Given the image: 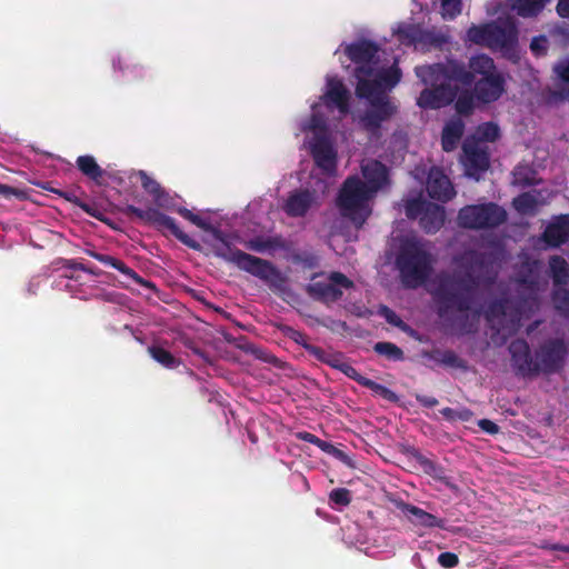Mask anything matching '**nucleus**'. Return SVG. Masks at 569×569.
<instances>
[{
  "label": "nucleus",
  "instance_id": "f257e3e1",
  "mask_svg": "<svg viewBox=\"0 0 569 569\" xmlns=\"http://www.w3.org/2000/svg\"><path fill=\"white\" fill-rule=\"evenodd\" d=\"M465 270L440 272L435 281L432 298L437 313L441 319L450 321L452 328L461 335L477 331L480 310L476 308L478 289L483 273L492 267V253L467 250L458 259Z\"/></svg>",
  "mask_w": 569,
  "mask_h": 569
},
{
  "label": "nucleus",
  "instance_id": "f03ea898",
  "mask_svg": "<svg viewBox=\"0 0 569 569\" xmlns=\"http://www.w3.org/2000/svg\"><path fill=\"white\" fill-rule=\"evenodd\" d=\"M177 212L190 221L192 224L209 232L217 243H212V250L216 257L223 259L227 262L236 264L240 270H243L261 280L267 282L269 287L277 291H282L286 287L287 279L281 271L269 260L249 254L233 247L230 236L219 228L212 226L199 214L193 213L191 210L180 207Z\"/></svg>",
  "mask_w": 569,
  "mask_h": 569
},
{
  "label": "nucleus",
  "instance_id": "7ed1b4c3",
  "mask_svg": "<svg viewBox=\"0 0 569 569\" xmlns=\"http://www.w3.org/2000/svg\"><path fill=\"white\" fill-rule=\"evenodd\" d=\"M177 212L190 221L192 224L209 232L217 243H212V250L216 257L223 259L227 262L236 264L240 270H243L261 280L267 282L269 287L277 291H282L286 287L287 279L281 271L269 260L249 254L233 247L230 236L219 228L212 226L199 214L193 213L191 210L180 207Z\"/></svg>",
  "mask_w": 569,
  "mask_h": 569
},
{
  "label": "nucleus",
  "instance_id": "20e7f679",
  "mask_svg": "<svg viewBox=\"0 0 569 569\" xmlns=\"http://www.w3.org/2000/svg\"><path fill=\"white\" fill-rule=\"evenodd\" d=\"M177 212L190 221L192 224L209 232L217 243H212V250L216 257L223 259L227 262L236 264L240 270H243L261 280L267 282L269 287L277 291H282L286 287L287 279L281 271L269 260L249 254L233 247L230 236L219 228L212 226L199 214L193 213L191 210L180 207Z\"/></svg>",
  "mask_w": 569,
  "mask_h": 569
},
{
  "label": "nucleus",
  "instance_id": "39448f33",
  "mask_svg": "<svg viewBox=\"0 0 569 569\" xmlns=\"http://www.w3.org/2000/svg\"><path fill=\"white\" fill-rule=\"evenodd\" d=\"M455 83L465 87L475 84L476 99L481 103H491L501 98L506 91V78L493 59L485 53L473 56L468 64L458 61L447 69Z\"/></svg>",
  "mask_w": 569,
  "mask_h": 569
},
{
  "label": "nucleus",
  "instance_id": "423d86ee",
  "mask_svg": "<svg viewBox=\"0 0 569 569\" xmlns=\"http://www.w3.org/2000/svg\"><path fill=\"white\" fill-rule=\"evenodd\" d=\"M451 64H457V60L449 59L446 62L416 67L417 77L430 87L423 89L417 99V104L421 109L437 110L455 101L458 87L451 84L455 81L447 72Z\"/></svg>",
  "mask_w": 569,
  "mask_h": 569
},
{
  "label": "nucleus",
  "instance_id": "0eeeda50",
  "mask_svg": "<svg viewBox=\"0 0 569 569\" xmlns=\"http://www.w3.org/2000/svg\"><path fill=\"white\" fill-rule=\"evenodd\" d=\"M435 259L426 244L417 238H406L396 256V268L402 286L417 289L431 276Z\"/></svg>",
  "mask_w": 569,
  "mask_h": 569
},
{
  "label": "nucleus",
  "instance_id": "6e6552de",
  "mask_svg": "<svg viewBox=\"0 0 569 569\" xmlns=\"http://www.w3.org/2000/svg\"><path fill=\"white\" fill-rule=\"evenodd\" d=\"M466 41L508 53L518 43V29L511 19H498L480 26L472 24L466 32Z\"/></svg>",
  "mask_w": 569,
  "mask_h": 569
},
{
  "label": "nucleus",
  "instance_id": "1a4fd4ad",
  "mask_svg": "<svg viewBox=\"0 0 569 569\" xmlns=\"http://www.w3.org/2000/svg\"><path fill=\"white\" fill-rule=\"evenodd\" d=\"M373 193L359 177H348L338 193L337 206L342 217L349 219L357 229H360L371 213L369 200Z\"/></svg>",
  "mask_w": 569,
  "mask_h": 569
},
{
  "label": "nucleus",
  "instance_id": "9d476101",
  "mask_svg": "<svg viewBox=\"0 0 569 569\" xmlns=\"http://www.w3.org/2000/svg\"><path fill=\"white\" fill-rule=\"evenodd\" d=\"M508 213L496 202L468 204L458 212V224L470 230L495 229L507 221Z\"/></svg>",
  "mask_w": 569,
  "mask_h": 569
},
{
  "label": "nucleus",
  "instance_id": "9b49d317",
  "mask_svg": "<svg viewBox=\"0 0 569 569\" xmlns=\"http://www.w3.org/2000/svg\"><path fill=\"white\" fill-rule=\"evenodd\" d=\"M120 211L127 217H136L140 221L153 226L162 233H170L177 238L181 243L193 250H200L201 246L198 241L184 233L176 220L170 216L162 213L156 208L140 209L133 204H127Z\"/></svg>",
  "mask_w": 569,
  "mask_h": 569
},
{
  "label": "nucleus",
  "instance_id": "f8f14e48",
  "mask_svg": "<svg viewBox=\"0 0 569 569\" xmlns=\"http://www.w3.org/2000/svg\"><path fill=\"white\" fill-rule=\"evenodd\" d=\"M398 40L407 47L413 46L423 52L441 49L449 42V37L436 30L423 29L419 24H401L396 31Z\"/></svg>",
  "mask_w": 569,
  "mask_h": 569
},
{
  "label": "nucleus",
  "instance_id": "ddd939ff",
  "mask_svg": "<svg viewBox=\"0 0 569 569\" xmlns=\"http://www.w3.org/2000/svg\"><path fill=\"white\" fill-rule=\"evenodd\" d=\"M460 162L468 178L479 181L490 168V151L487 144L475 139H466L462 143Z\"/></svg>",
  "mask_w": 569,
  "mask_h": 569
},
{
  "label": "nucleus",
  "instance_id": "4468645a",
  "mask_svg": "<svg viewBox=\"0 0 569 569\" xmlns=\"http://www.w3.org/2000/svg\"><path fill=\"white\" fill-rule=\"evenodd\" d=\"M567 347L562 339H549L535 351V368L540 373L552 375L565 366Z\"/></svg>",
  "mask_w": 569,
  "mask_h": 569
},
{
  "label": "nucleus",
  "instance_id": "2eb2a0df",
  "mask_svg": "<svg viewBox=\"0 0 569 569\" xmlns=\"http://www.w3.org/2000/svg\"><path fill=\"white\" fill-rule=\"evenodd\" d=\"M353 282L343 273L333 271L328 281H313L306 287L310 298L325 303L336 302L341 299L342 288L350 289Z\"/></svg>",
  "mask_w": 569,
  "mask_h": 569
},
{
  "label": "nucleus",
  "instance_id": "dca6fc26",
  "mask_svg": "<svg viewBox=\"0 0 569 569\" xmlns=\"http://www.w3.org/2000/svg\"><path fill=\"white\" fill-rule=\"evenodd\" d=\"M378 52L379 46L367 39L352 42L345 48V54L357 64L355 77L373 74Z\"/></svg>",
  "mask_w": 569,
  "mask_h": 569
},
{
  "label": "nucleus",
  "instance_id": "f3484780",
  "mask_svg": "<svg viewBox=\"0 0 569 569\" xmlns=\"http://www.w3.org/2000/svg\"><path fill=\"white\" fill-rule=\"evenodd\" d=\"M397 112V106L390 99L369 103V108L359 117V124L372 136L380 132L383 122Z\"/></svg>",
  "mask_w": 569,
  "mask_h": 569
},
{
  "label": "nucleus",
  "instance_id": "a211bd4d",
  "mask_svg": "<svg viewBox=\"0 0 569 569\" xmlns=\"http://www.w3.org/2000/svg\"><path fill=\"white\" fill-rule=\"evenodd\" d=\"M511 356V363L517 375L522 377H536L535 357L525 339H515L508 347Z\"/></svg>",
  "mask_w": 569,
  "mask_h": 569
},
{
  "label": "nucleus",
  "instance_id": "6ab92c4d",
  "mask_svg": "<svg viewBox=\"0 0 569 569\" xmlns=\"http://www.w3.org/2000/svg\"><path fill=\"white\" fill-rule=\"evenodd\" d=\"M395 506L399 509L415 527L440 528L445 529V520L436 517L423 509L403 501L395 500Z\"/></svg>",
  "mask_w": 569,
  "mask_h": 569
},
{
  "label": "nucleus",
  "instance_id": "aec40b11",
  "mask_svg": "<svg viewBox=\"0 0 569 569\" xmlns=\"http://www.w3.org/2000/svg\"><path fill=\"white\" fill-rule=\"evenodd\" d=\"M316 191L309 189L296 190L288 196L283 204V211L289 217L301 218L316 204Z\"/></svg>",
  "mask_w": 569,
  "mask_h": 569
},
{
  "label": "nucleus",
  "instance_id": "412c9836",
  "mask_svg": "<svg viewBox=\"0 0 569 569\" xmlns=\"http://www.w3.org/2000/svg\"><path fill=\"white\" fill-rule=\"evenodd\" d=\"M426 189L431 199L441 202H448L456 196L452 182L440 169H432L430 171Z\"/></svg>",
  "mask_w": 569,
  "mask_h": 569
},
{
  "label": "nucleus",
  "instance_id": "4be33fe9",
  "mask_svg": "<svg viewBox=\"0 0 569 569\" xmlns=\"http://www.w3.org/2000/svg\"><path fill=\"white\" fill-rule=\"evenodd\" d=\"M311 156L318 168L326 174H333L337 170V152L326 138H318L311 146Z\"/></svg>",
  "mask_w": 569,
  "mask_h": 569
},
{
  "label": "nucleus",
  "instance_id": "5701e85b",
  "mask_svg": "<svg viewBox=\"0 0 569 569\" xmlns=\"http://www.w3.org/2000/svg\"><path fill=\"white\" fill-rule=\"evenodd\" d=\"M543 241L550 247H559L569 240V214L555 217L542 233Z\"/></svg>",
  "mask_w": 569,
  "mask_h": 569
},
{
  "label": "nucleus",
  "instance_id": "b1692460",
  "mask_svg": "<svg viewBox=\"0 0 569 569\" xmlns=\"http://www.w3.org/2000/svg\"><path fill=\"white\" fill-rule=\"evenodd\" d=\"M371 74H361L356 77L358 82L356 86V94L360 99H366L368 103H372L376 100L381 101L390 99L386 93L381 81L376 77L375 79H368Z\"/></svg>",
  "mask_w": 569,
  "mask_h": 569
},
{
  "label": "nucleus",
  "instance_id": "393cba45",
  "mask_svg": "<svg viewBox=\"0 0 569 569\" xmlns=\"http://www.w3.org/2000/svg\"><path fill=\"white\" fill-rule=\"evenodd\" d=\"M361 172L369 190L375 194L388 181V168L378 160H370L362 164Z\"/></svg>",
  "mask_w": 569,
  "mask_h": 569
},
{
  "label": "nucleus",
  "instance_id": "a878e982",
  "mask_svg": "<svg viewBox=\"0 0 569 569\" xmlns=\"http://www.w3.org/2000/svg\"><path fill=\"white\" fill-rule=\"evenodd\" d=\"M84 252L89 257L98 260L99 262L117 269L119 272H121L127 278L132 279L136 283H139V284L144 286V287H152L153 286L150 281L144 280L133 269L128 267L122 260H120L118 258H114V257L109 256V254H103V253L97 252V251L91 250V249H86Z\"/></svg>",
  "mask_w": 569,
  "mask_h": 569
},
{
  "label": "nucleus",
  "instance_id": "bb28decb",
  "mask_svg": "<svg viewBox=\"0 0 569 569\" xmlns=\"http://www.w3.org/2000/svg\"><path fill=\"white\" fill-rule=\"evenodd\" d=\"M84 252L89 257L98 260L99 262L117 269L119 272H121L127 278L132 279L136 283H139V284L144 286V287H152L153 286L150 281L144 280L133 269L128 267L122 260H120L118 258H114V257L109 256V254H103V253L97 252V251L91 250V249H86Z\"/></svg>",
  "mask_w": 569,
  "mask_h": 569
},
{
  "label": "nucleus",
  "instance_id": "cd10ccee",
  "mask_svg": "<svg viewBox=\"0 0 569 569\" xmlns=\"http://www.w3.org/2000/svg\"><path fill=\"white\" fill-rule=\"evenodd\" d=\"M465 122L461 118L455 117L446 122L441 132V147L446 152H451L457 149L463 133Z\"/></svg>",
  "mask_w": 569,
  "mask_h": 569
},
{
  "label": "nucleus",
  "instance_id": "c85d7f7f",
  "mask_svg": "<svg viewBox=\"0 0 569 569\" xmlns=\"http://www.w3.org/2000/svg\"><path fill=\"white\" fill-rule=\"evenodd\" d=\"M325 97L329 102L333 103L341 113L346 114L349 111L350 93L340 79L329 78L327 80Z\"/></svg>",
  "mask_w": 569,
  "mask_h": 569
},
{
  "label": "nucleus",
  "instance_id": "c756f323",
  "mask_svg": "<svg viewBox=\"0 0 569 569\" xmlns=\"http://www.w3.org/2000/svg\"><path fill=\"white\" fill-rule=\"evenodd\" d=\"M446 219L445 208L429 202L419 219L421 229L427 233H436L443 226Z\"/></svg>",
  "mask_w": 569,
  "mask_h": 569
},
{
  "label": "nucleus",
  "instance_id": "7c9ffc66",
  "mask_svg": "<svg viewBox=\"0 0 569 569\" xmlns=\"http://www.w3.org/2000/svg\"><path fill=\"white\" fill-rule=\"evenodd\" d=\"M423 356L445 368L459 369L462 371H467L469 369L468 362L459 357L453 350L432 349L430 351H426Z\"/></svg>",
  "mask_w": 569,
  "mask_h": 569
},
{
  "label": "nucleus",
  "instance_id": "2f4dec72",
  "mask_svg": "<svg viewBox=\"0 0 569 569\" xmlns=\"http://www.w3.org/2000/svg\"><path fill=\"white\" fill-rule=\"evenodd\" d=\"M76 164L78 170L97 186H104L107 183L104 180L107 172L98 164L94 157L89 154L79 156Z\"/></svg>",
  "mask_w": 569,
  "mask_h": 569
},
{
  "label": "nucleus",
  "instance_id": "473e14b6",
  "mask_svg": "<svg viewBox=\"0 0 569 569\" xmlns=\"http://www.w3.org/2000/svg\"><path fill=\"white\" fill-rule=\"evenodd\" d=\"M411 457L420 466V468L426 475L449 486V478L446 476V470L441 465L429 459L428 457L422 455L418 449H412Z\"/></svg>",
  "mask_w": 569,
  "mask_h": 569
},
{
  "label": "nucleus",
  "instance_id": "72a5a7b5",
  "mask_svg": "<svg viewBox=\"0 0 569 569\" xmlns=\"http://www.w3.org/2000/svg\"><path fill=\"white\" fill-rule=\"evenodd\" d=\"M553 72L557 74L562 84L550 92V98L555 101L569 100V59L557 63L553 67Z\"/></svg>",
  "mask_w": 569,
  "mask_h": 569
},
{
  "label": "nucleus",
  "instance_id": "f704fd0d",
  "mask_svg": "<svg viewBox=\"0 0 569 569\" xmlns=\"http://www.w3.org/2000/svg\"><path fill=\"white\" fill-rule=\"evenodd\" d=\"M549 274L553 287L567 286L569 283V263L561 256H551L549 259Z\"/></svg>",
  "mask_w": 569,
  "mask_h": 569
},
{
  "label": "nucleus",
  "instance_id": "c9c22d12",
  "mask_svg": "<svg viewBox=\"0 0 569 569\" xmlns=\"http://www.w3.org/2000/svg\"><path fill=\"white\" fill-rule=\"evenodd\" d=\"M518 282L521 286H525L530 291L528 298L523 299L522 301L516 302V309L518 313L522 315L526 312L525 305H528L529 310H532L533 308L538 307V280L532 276H522L518 279Z\"/></svg>",
  "mask_w": 569,
  "mask_h": 569
},
{
  "label": "nucleus",
  "instance_id": "e433bc0d",
  "mask_svg": "<svg viewBox=\"0 0 569 569\" xmlns=\"http://www.w3.org/2000/svg\"><path fill=\"white\" fill-rule=\"evenodd\" d=\"M244 247L251 251L264 252L283 248V241L281 237H254L246 241Z\"/></svg>",
  "mask_w": 569,
  "mask_h": 569
},
{
  "label": "nucleus",
  "instance_id": "4c0bfd02",
  "mask_svg": "<svg viewBox=\"0 0 569 569\" xmlns=\"http://www.w3.org/2000/svg\"><path fill=\"white\" fill-rule=\"evenodd\" d=\"M549 0H512V9L520 17H535L542 11Z\"/></svg>",
  "mask_w": 569,
  "mask_h": 569
},
{
  "label": "nucleus",
  "instance_id": "58836bf2",
  "mask_svg": "<svg viewBox=\"0 0 569 569\" xmlns=\"http://www.w3.org/2000/svg\"><path fill=\"white\" fill-rule=\"evenodd\" d=\"M148 352L154 361H157L159 365L167 369H176L181 363L179 358H177L169 350L160 346H150L148 348Z\"/></svg>",
  "mask_w": 569,
  "mask_h": 569
},
{
  "label": "nucleus",
  "instance_id": "ea45409f",
  "mask_svg": "<svg viewBox=\"0 0 569 569\" xmlns=\"http://www.w3.org/2000/svg\"><path fill=\"white\" fill-rule=\"evenodd\" d=\"M475 90H463L460 93L458 92L455 99V109L459 116L468 117L472 114L475 110Z\"/></svg>",
  "mask_w": 569,
  "mask_h": 569
},
{
  "label": "nucleus",
  "instance_id": "a19ab883",
  "mask_svg": "<svg viewBox=\"0 0 569 569\" xmlns=\"http://www.w3.org/2000/svg\"><path fill=\"white\" fill-rule=\"evenodd\" d=\"M373 351L379 356H382L391 361H402L405 359V353L401 348H399L393 342L380 341L375 343Z\"/></svg>",
  "mask_w": 569,
  "mask_h": 569
},
{
  "label": "nucleus",
  "instance_id": "79ce46f5",
  "mask_svg": "<svg viewBox=\"0 0 569 569\" xmlns=\"http://www.w3.org/2000/svg\"><path fill=\"white\" fill-rule=\"evenodd\" d=\"M499 137V127L493 122H485L477 128L475 136L469 137L468 139H475L480 141V143L486 144V142H495Z\"/></svg>",
  "mask_w": 569,
  "mask_h": 569
},
{
  "label": "nucleus",
  "instance_id": "37998d69",
  "mask_svg": "<svg viewBox=\"0 0 569 569\" xmlns=\"http://www.w3.org/2000/svg\"><path fill=\"white\" fill-rule=\"evenodd\" d=\"M553 308L561 316H569V290L565 286L553 287L551 292Z\"/></svg>",
  "mask_w": 569,
  "mask_h": 569
},
{
  "label": "nucleus",
  "instance_id": "c03bdc74",
  "mask_svg": "<svg viewBox=\"0 0 569 569\" xmlns=\"http://www.w3.org/2000/svg\"><path fill=\"white\" fill-rule=\"evenodd\" d=\"M513 208L521 214L533 213L538 207L536 196L530 192H522L512 200Z\"/></svg>",
  "mask_w": 569,
  "mask_h": 569
},
{
  "label": "nucleus",
  "instance_id": "a18cd8bd",
  "mask_svg": "<svg viewBox=\"0 0 569 569\" xmlns=\"http://www.w3.org/2000/svg\"><path fill=\"white\" fill-rule=\"evenodd\" d=\"M139 177L141 181V186L143 190L152 196L153 200L156 202H160L161 199L166 196L164 190L160 186L159 182H157L154 179L149 177L146 171H139Z\"/></svg>",
  "mask_w": 569,
  "mask_h": 569
},
{
  "label": "nucleus",
  "instance_id": "49530a36",
  "mask_svg": "<svg viewBox=\"0 0 569 569\" xmlns=\"http://www.w3.org/2000/svg\"><path fill=\"white\" fill-rule=\"evenodd\" d=\"M113 68L127 74L130 80H139L143 78V67L137 63L128 62L122 58L113 60Z\"/></svg>",
  "mask_w": 569,
  "mask_h": 569
},
{
  "label": "nucleus",
  "instance_id": "de8ad7c7",
  "mask_svg": "<svg viewBox=\"0 0 569 569\" xmlns=\"http://www.w3.org/2000/svg\"><path fill=\"white\" fill-rule=\"evenodd\" d=\"M377 78L381 81L385 90L391 89L401 80V70L393 64L378 72Z\"/></svg>",
  "mask_w": 569,
  "mask_h": 569
},
{
  "label": "nucleus",
  "instance_id": "09e8293b",
  "mask_svg": "<svg viewBox=\"0 0 569 569\" xmlns=\"http://www.w3.org/2000/svg\"><path fill=\"white\" fill-rule=\"evenodd\" d=\"M362 387L368 388L371 390L375 395L381 397L385 400H388L390 402H397L399 400V397L395 391L387 388L383 385H380L369 378H366L365 381H362Z\"/></svg>",
  "mask_w": 569,
  "mask_h": 569
},
{
  "label": "nucleus",
  "instance_id": "8fccbe9b",
  "mask_svg": "<svg viewBox=\"0 0 569 569\" xmlns=\"http://www.w3.org/2000/svg\"><path fill=\"white\" fill-rule=\"evenodd\" d=\"M440 413L449 422H456V421L467 422L473 416V412L468 408L453 409V408L446 407L440 410Z\"/></svg>",
  "mask_w": 569,
  "mask_h": 569
},
{
  "label": "nucleus",
  "instance_id": "3c124183",
  "mask_svg": "<svg viewBox=\"0 0 569 569\" xmlns=\"http://www.w3.org/2000/svg\"><path fill=\"white\" fill-rule=\"evenodd\" d=\"M429 202L430 201L421 198H413L408 200L405 206L406 216L409 219H420Z\"/></svg>",
  "mask_w": 569,
  "mask_h": 569
},
{
  "label": "nucleus",
  "instance_id": "603ef678",
  "mask_svg": "<svg viewBox=\"0 0 569 569\" xmlns=\"http://www.w3.org/2000/svg\"><path fill=\"white\" fill-rule=\"evenodd\" d=\"M378 315L385 318V320L402 331H406L409 327L408 325L388 306L381 305L378 309Z\"/></svg>",
  "mask_w": 569,
  "mask_h": 569
},
{
  "label": "nucleus",
  "instance_id": "864d4df0",
  "mask_svg": "<svg viewBox=\"0 0 569 569\" xmlns=\"http://www.w3.org/2000/svg\"><path fill=\"white\" fill-rule=\"evenodd\" d=\"M515 302L509 299H498L492 301L488 307V316L490 317H505L508 310Z\"/></svg>",
  "mask_w": 569,
  "mask_h": 569
},
{
  "label": "nucleus",
  "instance_id": "5fc2aeb1",
  "mask_svg": "<svg viewBox=\"0 0 569 569\" xmlns=\"http://www.w3.org/2000/svg\"><path fill=\"white\" fill-rule=\"evenodd\" d=\"M513 176L515 182L521 187H531L536 184L533 172L527 167H517Z\"/></svg>",
  "mask_w": 569,
  "mask_h": 569
},
{
  "label": "nucleus",
  "instance_id": "6e6d98bb",
  "mask_svg": "<svg viewBox=\"0 0 569 569\" xmlns=\"http://www.w3.org/2000/svg\"><path fill=\"white\" fill-rule=\"evenodd\" d=\"M329 500L335 505L347 507L351 502V491L347 488H336L329 493Z\"/></svg>",
  "mask_w": 569,
  "mask_h": 569
},
{
  "label": "nucleus",
  "instance_id": "4d7b16f0",
  "mask_svg": "<svg viewBox=\"0 0 569 569\" xmlns=\"http://www.w3.org/2000/svg\"><path fill=\"white\" fill-rule=\"evenodd\" d=\"M462 0H442L441 9L445 19H455L460 14Z\"/></svg>",
  "mask_w": 569,
  "mask_h": 569
},
{
  "label": "nucleus",
  "instance_id": "13d9d810",
  "mask_svg": "<svg viewBox=\"0 0 569 569\" xmlns=\"http://www.w3.org/2000/svg\"><path fill=\"white\" fill-rule=\"evenodd\" d=\"M280 330L288 339L295 341L303 349L305 346L309 345L308 337L302 331H299L290 326H281Z\"/></svg>",
  "mask_w": 569,
  "mask_h": 569
},
{
  "label": "nucleus",
  "instance_id": "bf43d9fd",
  "mask_svg": "<svg viewBox=\"0 0 569 569\" xmlns=\"http://www.w3.org/2000/svg\"><path fill=\"white\" fill-rule=\"evenodd\" d=\"M530 50L536 57H543L548 52V39L546 36H538L532 38L530 42Z\"/></svg>",
  "mask_w": 569,
  "mask_h": 569
},
{
  "label": "nucleus",
  "instance_id": "052dcab7",
  "mask_svg": "<svg viewBox=\"0 0 569 569\" xmlns=\"http://www.w3.org/2000/svg\"><path fill=\"white\" fill-rule=\"evenodd\" d=\"M79 208L97 220L109 223V219L106 217L104 212L100 210L96 204H90L87 202H79Z\"/></svg>",
  "mask_w": 569,
  "mask_h": 569
},
{
  "label": "nucleus",
  "instance_id": "680f3d73",
  "mask_svg": "<svg viewBox=\"0 0 569 569\" xmlns=\"http://www.w3.org/2000/svg\"><path fill=\"white\" fill-rule=\"evenodd\" d=\"M438 562L443 568H455L459 563V557L453 552L446 551L438 556Z\"/></svg>",
  "mask_w": 569,
  "mask_h": 569
},
{
  "label": "nucleus",
  "instance_id": "e2e57ef3",
  "mask_svg": "<svg viewBox=\"0 0 569 569\" xmlns=\"http://www.w3.org/2000/svg\"><path fill=\"white\" fill-rule=\"evenodd\" d=\"M340 371L345 376H347L349 379H352L353 381L359 383L360 386H362V381H365L367 378V377L360 375L358 372V370L353 366H351V363H349L348 361H346L345 365L342 366V368H340Z\"/></svg>",
  "mask_w": 569,
  "mask_h": 569
},
{
  "label": "nucleus",
  "instance_id": "0e129e2a",
  "mask_svg": "<svg viewBox=\"0 0 569 569\" xmlns=\"http://www.w3.org/2000/svg\"><path fill=\"white\" fill-rule=\"evenodd\" d=\"M0 196L4 197L6 199H10L12 197L17 199H24L26 192L21 189L0 183Z\"/></svg>",
  "mask_w": 569,
  "mask_h": 569
},
{
  "label": "nucleus",
  "instance_id": "69168bd1",
  "mask_svg": "<svg viewBox=\"0 0 569 569\" xmlns=\"http://www.w3.org/2000/svg\"><path fill=\"white\" fill-rule=\"evenodd\" d=\"M41 188L44 189V190H48V191H51V192H54L57 194H59L60 197L64 198L66 200L74 203L76 206L79 207V202H82L77 196H74V193L72 192H68V191H61V190H58V189H54V188H51L49 187V182H46L43 184H41Z\"/></svg>",
  "mask_w": 569,
  "mask_h": 569
},
{
  "label": "nucleus",
  "instance_id": "338daca9",
  "mask_svg": "<svg viewBox=\"0 0 569 569\" xmlns=\"http://www.w3.org/2000/svg\"><path fill=\"white\" fill-rule=\"evenodd\" d=\"M346 360L342 356V353H329L327 355L325 363L330 366L333 369H337L340 371V368L345 365Z\"/></svg>",
  "mask_w": 569,
  "mask_h": 569
},
{
  "label": "nucleus",
  "instance_id": "774afa93",
  "mask_svg": "<svg viewBox=\"0 0 569 569\" xmlns=\"http://www.w3.org/2000/svg\"><path fill=\"white\" fill-rule=\"evenodd\" d=\"M305 350L318 361L325 363L328 352L321 347L309 343L305 346Z\"/></svg>",
  "mask_w": 569,
  "mask_h": 569
}]
</instances>
